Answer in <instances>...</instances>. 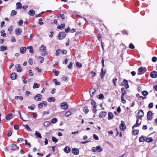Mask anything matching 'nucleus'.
<instances>
[{
  "label": "nucleus",
  "mask_w": 157,
  "mask_h": 157,
  "mask_svg": "<svg viewBox=\"0 0 157 157\" xmlns=\"http://www.w3.org/2000/svg\"><path fill=\"white\" fill-rule=\"evenodd\" d=\"M147 71V68L145 67H140L138 69V75H140L143 74L146 72Z\"/></svg>",
  "instance_id": "obj_1"
},
{
  "label": "nucleus",
  "mask_w": 157,
  "mask_h": 157,
  "mask_svg": "<svg viewBox=\"0 0 157 157\" xmlns=\"http://www.w3.org/2000/svg\"><path fill=\"white\" fill-rule=\"evenodd\" d=\"M66 36V34L63 32H60L58 35V37L59 40L64 39Z\"/></svg>",
  "instance_id": "obj_2"
},
{
  "label": "nucleus",
  "mask_w": 157,
  "mask_h": 157,
  "mask_svg": "<svg viewBox=\"0 0 157 157\" xmlns=\"http://www.w3.org/2000/svg\"><path fill=\"white\" fill-rule=\"evenodd\" d=\"M68 107V105L66 102H62L61 103L60 107L63 109H67Z\"/></svg>",
  "instance_id": "obj_3"
},
{
  "label": "nucleus",
  "mask_w": 157,
  "mask_h": 157,
  "mask_svg": "<svg viewBox=\"0 0 157 157\" xmlns=\"http://www.w3.org/2000/svg\"><path fill=\"white\" fill-rule=\"evenodd\" d=\"M42 96L40 94H36L34 97V99L37 101H40L42 98Z\"/></svg>",
  "instance_id": "obj_4"
},
{
  "label": "nucleus",
  "mask_w": 157,
  "mask_h": 157,
  "mask_svg": "<svg viewBox=\"0 0 157 157\" xmlns=\"http://www.w3.org/2000/svg\"><path fill=\"white\" fill-rule=\"evenodd\" d=\"M144 111L142 109H140L138 111L137 115H138V117L140 119H141L142 118V117L144 116Z\"/></svg>",
  "instance_id": "obj_5"
},
{
  "label": "nucleus",
  "mask_w": 157,
  "mask_h": 157,
  "mask_svg": "<svg viewBox=\"0 0 157 157\" xmlns=\"http://www.w3.org/2000/svg\"><path fill=\"white\" fill-rule=\"evenodd\" d=\"M119 127L120 129L122 131H124L126 129V127L124 121H121V123Z\"/></svg>",
  "instance_id": "obj_6"
},
{
  "label": "nucleus",
  "mask_w": 157,
  "mask_h": 157,
  "mask_svg": "<svg viewBox=\"0 0 157 157\" xmlns=\"http://www.w3.org/2000/svg\"><path fill=\"white\" fill-rule=\"evenodd\" d=\"M43 105L45 107L47 105V102L46 101H43L40 103L38 105V107L39 109L42 108L43 107Z\"/></svg>",
  "instance_id": "obj_7"
},
{
  "label": "nucleus",
  "mask_w": 157,
  "mask_h": 157,
  "mask_svg": "<svg viewBox=\"0 0 157 157\" xmlns=\"http://www.w3.org/2000/svg\"><path fill=\"white\" fill-rule=\"evenodd\" d=\"M150 75L152 78H156L157 77V72L154 71L150 73Z\"/></svg>",
  "instance_id": "obj_8"
},
{
  "label": "nucleus",
  "mask_w": 157,
  "mask_h": 157,
  "mask_svg": "<svg viewBox=\"0 0 157 157\" xmlns=\"http://www.w3.org/2000/svg\"><path fill=\"white\" fill-rule=\"evenodd\" d=\"M15 69L18 72H20L22 71V69L19 64H17L15 66Z\"/></svg>",
  "instance_id": "obj_9"
},
{
  "label": "nucleus",
  "mask_w": 157,
  "mask_h": 157,
  "mask_svg": "<svg viewBox=\"0 0 157 157\" xmlns=\"http://www.w3.org/2000/svg\"><path fill=\"white\" fill-rule=\"evenodd\" d=\"M72 153L75 155H77L79 154V150L78 148H73L72 150Z\"/></svg>",
  "instance_id": "obj_10"
},
{
  "label": "nucleus",
  "mask_w": 157,
  "mask_h": 157,
  "mask_svg": "<svg viewBox=\"0 0 157 157\" xmlns=\"http://www.w3.org/2000/svg\"><path fill=\"white\" fill-rule=\"evenodd\" d=\"M152 115V112L151 111H148L147 114V119L151 120L152 119V117H150Z\"/></svg>",
  "instance_id": "obj_11"
},
{
  "label": "nucleus",
  "mask_w": 157,
  "mask_h": 157,
  "mask_svg": "<svg viewBox=\"0 0 157 157\" xmlns=\"http://www.w3.org/2000/svg\"><path fill=\"white\" fill-rule=\"evenodd\" d=\"M22 29H21L17 28L15 30V32L17 35H19L22 32Z\"/></svg>",
  "instance_id": "obj_12"
},
{
  "label": "nucleus",
  "mask_w": 157,
  "mask_h": 157,
  "mask_svg": "<svg viewBox=\"0 0 157 157\" xmlns=\"http://www.w3.org/2000/svg\"><path fill=\"white\" fill-rule=\"evenodd\" d=\"M106 73V71H103V68H102L101 69V72L100 73V75L102 78H103L105 74Z\"/></svg>",
  "instance_id": "obj_13"
},
{
  "label": "nucleus",
  "mask_w": 157,
  "mask_h": 157,
  "mask_svg": "<svg viewBox=\"0 0 157 157\" xmlns=\"http://www.w3.org/2000/svg\"><path fill=\"white\" fill-rule=\"evenodd\" d=\"M106 112L104 111L101 112L99 114V116L100 118H103L106 115Z\"/></svg>",
  "instance_id": "obj_14"
},
{
  "label": "nucleus",
  "mask_w": 157,
  "mask_h": 157,
  "mask_svg": "<svg viewBox=\"0 0 157 157\" xmlns=\"http://www.w3.org/2000/svg\"><path fill=\"white\" fill-rule=\"evenodd\" d=\"M17 75L15 73H13L10 75V78L12 80L15 79L17 77Z\"/></svg>",
  "instance_id": "obj_15"
},
{
  "label": "nucleus",
  "mask_w": 157,
  "mask_h": 157,
  "mask_svg": "<svg viewBox=\"0 0 157 157\" xmlns=\"http://www.w3.org/2000/svg\"><path fill=\"white\" fill-rule=\"evenodd\" d=\"M26 48L25 47H21L20 48V52L21 54H24L25 53Z\"/></svg>",
  "instance_id": "obj_16"
},
{
  "label": "nucleus",
  "mask_w": 157,
  "mask_h": 157,
  "mask_svg": "<svg viewBox=\"0 0 157 157\" xmlns=\"http://www.w3.org/2000/svg\"><path fill=\"white\" fill-rule=\"evenodd\" d=\"M64 151L65 153H68L70 151L71 149L69 147L67 146L65 147L64 149Z\"/></svg>",
  "instance_id": "obj_17"
},
{
  "label": "nucleus",
  "mask_w": 157,
  "mask_h": 157,
  "mask_svg": "<svg viewBox=\"0 0 157 157\" xmlns=\"http://www.w3.org/2000/svg\"><path fill=\"white\" fill-rule=\"evenodd\" d=\"M108 120H110L113 118L114 115L112 113L109 112L108 114Z\"/></svg>",
  "instance_id": "obj_18"
},
{
  "label": "nucleus",
  "mask_w": 157,
  "mask_h": 157,
  "mask_svg": "<svg viewBox=\"0 0 157 157\" xmlns=\"http://www.w3.org/2000/svg\"><path fill=\"white\" fill-rule=\"evenodd\" d=\"M13 117V115L11 113H10L8 114L6 117V119L9 120L12 118Z\"/></svg>",
  "instance_id": "obj_19"
},
{
  "label": "nucleus",
  "mask_w": 157,
  "mask_h": 157,
  "mask_svg": "<svg viewBox=\"0 0 157 157\" xmlns=\"http://www.w3.org/2000/svg\"><path fill=\"white\" fill-rule=\"evenodd\" d=\"M46 46L43 45H42L40 48V51L41 52H44L45 48Z\"/></svg>",
  "instance_id": "obj_20"
},
{
  "label": "nucleus",
  "mask_w": 157,
  "mask_h": 157,
  "mask_svg": "<svg viewBox=\"0 0 157 157\" xmlns=\"http://www.w3.org/2000/svg\"><path fill=\"white\" fill-rule=\"evenodd\" d=\"M27 48L28 49H29V52L30 53L33 54L34 53V51L33 48L32 46H29Z\"/></svg>",
  "instance_id": "obj_21"
},
{
  "label": "nucleus",
  "mask_w": 157,
  "mask_h": 157,
  "mask_svg": "<svg viewBox=\"0 0 157 157\" xmlns=\"http://www.w3.org/2000/svg\"><path fill=\"white\" fill-rule=\"evenodd\" d=\"M123 81L125 82V85L124 87L125 89H128L129 87V86L128 84V81L125 79H123Z\"/></svg>",
  "instance_id": "obj_22"
},
{
  "label": "nucleus",
  "mask_w": 157,
  "mask_h": 157,
  "mask_svg": "<svg viewBox=\"0 0 157 157\" xmlns=\"http://www.w3.org/2000/svg\"><path fill=\"white\" fill-rule=\"evenodd\" d=\"M95 148L96 149V151H97L99 152L102 151L103 150L102 148L100 146H98L96 147Z\"/></svg>",
  "instance_id": "obj_23"
},
{
  "label": "nucleus",
  "mask_w": 157,
  "mask_h": 157,
  "mask_svg": "<svg viewBox=\"0 0 157 157\" xmlns=\"http://www.w3.org/2000/svg\"><path fill=\"white\" fill-rule=\"evenodd\" d=\"M16 5H17V9H21L22 7V5L21 2H18L16 3Z\"/></svg>",
  "instance_id": "obj_24"
},
{
  "label": "nucleus",
  "mask_w": 157,
  "mask_h": 157,
  "mask_svg": "<svg viewBox=\"0 0 157 157\" xmlns=\"http://www.w3.org/2000/svg\"><path fill=\"white\" fill-rule=\"evenodd\" d=\"M40 85L39 84L36 82H34L33 86V89H36V88H39L40 87Z\"/></svg>",
  "instance_id": "obj_25"
},
{
  "label": "nucleus",
  "mask_w": 157,
  "mask_h": 157,
  "mask_svg": "<svg viewBox=\"0 0 157 157\" xmlns=\"http://www.w3.org/2000/svg\"><path fill=\"white\" fill-rule=\"evenodd\" d=\"M7 49V48L6 46L4 45L1 46L0 47V50L2 52H3Z\"/></svg>",
  "instance_id": "obj_26"
},
{
  "label": "nucleus",
  "mask_w": 157,
  "mask_h": 157,
  "mask_svg": "<svg viewBox=\"0 0 157 157\" xmlns=\"http://www.w3.org/2000/svg\"><path fill=\"white\" fill-rule=\"evenodd\" d=\"M65 25V24H61L60 25L57 27V29H63Z\"/></svg>",
  "instance_id": "obj_27"
},
{
  "label": "nucleus",
  "mask_w": 157,
  "mask_h": 157,
  "mask_svg": "<svg viewBox=\"0 0 157 157\" xmlns=\"http://www.w3.org/2000/svg\"><path fill=\"white\" fill-rule=\"evenodd\" d=\"M35 11L33 10H30L28 12V14L32 16L35 14Z\"/></svg>",
  "instance_id": "obj_28"
},
{
  "label": "nucleus",
  "mask_w": 157,
  "mask_h": 157,
  "mask_svg": "<svg viewBox=\"0 0 157 157\" xmlns=\"http://www.w3.org/2000/svg\"><path fill=\"white\" fill-rule=\"evenodd\" d=\"M55 100V98L53 97H50L48 99V101L49 102H51L52 101L54 102Z\"/></svg>",
  "instance_id": "obj_29"
},
{
  "label": "nucleus",
  "mask_w": 157,
  "mask_h": 157,
  "mask_svg": "<svg viewBox=\"0 0 157 157\" xmlns=\"http://www.w3.org/2000/svg\"><path fill=\"white\" fill-rule=\"evenodd\" d=\"M139 140L140 142H142L144 141L145 140L144 137L143 136H140L139 139Z\"/></svg>",
  "instance_id": "obj_30"
},
{
  "label": "nucleus",
  "mask_w": 157,
  "mask_h": 157,
  "mask_svg": "<svg viewBox=\"0 0 157 157\" xmlns=\"http://www.w3.org/2000/svg\"><path fill=\"white\" fill-rule=\"evenodd\" d=\"M51 124V122L48 121H45L44 123V125L47 127H48Z\"/></svg>",
  "instance_id": "obj_31"
},
{
  "label": "nucleus",
  "mask_w": 157,
  "mask_h": 157,
  "mask_svg": "<svg viewBox=\"0 0 157 157\" xmlns=\"http://www.w3.org/2000/svg\"><path fill=\"white\" fill-rule=\"evenodd\" d=\"M35 135L37 137H38L40 138H42L41 134L37 131H36L35 132Z\"/></svg>",
  "instance_id": "obj_32"
},
{
  "label": "nucleus",
  "mask_w": 157,
  "mask_h": 157,
  "mask_svg": "<svg viewBox=\"0 0 157 157\" xmlns=\"http://www.w3.org/2000/svg\"><path fill=\"white\" fill-rule=\"evenodd\" d=\"M83 111L86 114L87 113L89 112V110L88 109V107L86 106L83 108Z\"/></svg>",
  "instance_id": "obj_33"
},
{
  "label": "nucleus",
  "mask_w": 157,
  "mask_h": 157,
  "mask_svg": "<svg viewBox=\"0 0 157 157\" xmlns=\"http://www.w3.org/2000/svg\"><path fill=\"white\" fill-rule=\"evenodd\" d=\"M153 140L151 137L147 138L145 140V141L147 143H151L152 142Z\"/></svg>",
  "instance_id": "obj_34"
},
{
  "label": "nucleus",
  "mask_w": 157,
  "mask_h": 157,
  "mask_svg": "<svg viewBox=\"0 0 157 157\" xmlns=\"http://www.w3.org/2000/svg\"><path fill=\"white\" fill-rule=\"evenodd\" d=\"M91 104L92 105H93V108L96 107V106H97V105H96V103L94 100H92L91 101Z\"/></svg>",
  "instance_id": "obj_35"
},
{
  "label": "nucleus",
  "mask_w": 157,
  "mask_h": 157,
  "mask_svg": "<svg viewBox=\"0 0 157 157\" xmlns=\"http://www.w3.org/2000/svg\"><path fill=\"white\" fill-rule=\"evenodd\" d=\"M61 49H58L56 51V52L55 53V55L57 56H59V54L61 53Z\"/></svg>",
  "instance_id": "obj_36"
},
{
  "label": "nucleus",
  "mask_w": 157,
  "mask_h": 157,
  "mask_svg": "<svg viewBox=\"0 0 157 157\" xmlns=\"http://www.w3.org/2000/svg\"><path fill=\"white\" fill-rule=\"evenodd\" d=\"M0 33L1 34V36L3 37H5L6 36V33H5V31L4 30H2L0 31Z\"/></svg>",
  "instance_id": "obj_37"
},
{
  "label": "nucleus",
  "mask_w": 157,
  "mask_h": 157,
  "mask_svg": "<svg viewBox=\"0 0 157 157\" xmlns=\"http://www.w3.org/2000/svg\"><path fill=\"white\" fill-rule=\"evenodd\" d=\"M139 132V130H136L135 129L133 131V135L136 136L138 134Z\"/></svg>",
  "instance_id": "obj_38"
},
{
  "label": "nucleus",
  "mask_w": 157,
  "mask_h": 157,
  "mask_svg": "<svg viewBox=\"0 0 157 157\" xmlns=\"http://www.w3.org/2000/svg\"><path fill=\"white\" fill-rule=\"evenodd\" d=\"M98 96L99 97H97V98L99 99H103L105 98L103 94H100Z\"/></svg>",
  "instance_id": "obj_39"
},
{
  "label": "nucleus",
  "mask_w": 157,
  "mask_h": 157,
  "mask_svg": "<svg viewBox=\"0 0 157 157\" xmlns=\"http://www.w3.org/2000/svg\"><path fill=\"white\" fill-rule=\"evenodd\" d=\"M36 105L34 104H32L31 106H29L28 108L31 109V110H33Z\"/></svg>",
  "instance_id": "obj_40"
},
{
  "label": "nucleus",
  "mask_w": 157,
  "mask_h": 157,
  "mask_svg": "<svg viewBox=\"0 0 157 157\" xmlns=\"http://www.w3.org/2000/svg\"><path fill=\"white\" fill-rule=\"evenodd\" d=\"M57 17L58 18L61 17V19L62 20H64V19H65L64 15L63 14H58L57 15Z\"/></svg>",
  "instance_id": "obj_41"
},
{
  "label": "nucleus",
  "mask_w": 157,
  "mask_h": 157,
  "mask_svg": "<svg viewBox=\"0 0 157 157\" xmlns=\"http://www.w3.org/2000/svg\"><path fill=\"white\" fill-rule=\"evenodd\" d=\"M52 72L54 73L55 75L56 76H58L59 74V71H56L55 69H54L53 70Z\"/></svg>",
  "instance_id": "obj_42"
},
{
  "label": "nucleus",
  "mask_w": 157,
  "mask_h": 157,
  "mask_svg": "<svg viewBox=\"0 0 157 157\" xmlns=\"http://www.w3.org/2000/svg\"><path fill=\"white\" fill-rule=\"evenodd\" d=\"M76 67L78 68H80L82 67V65L81 63H79L78 62H77L76 63Z\"/></svg>",
  "instance_id": "obj_43"
},
{
  "label": "nucleus",
  "mask_w": 157,
  "mask_h": 157,
  "mask_svg": "<svg viewBox=\"0 0 157 157\" xmlns=\"http://www.w3.org/2000/svg\"><path fill=\"white\" fill-rule=\"evenodd\" d=\"M52 141L54 143H56L57 142L58 140V139H56L55 137L54 136H52Z\"/></svg>",
  "instance_id": "obj_44"
},
{
  "label": "nucleus",
  "mask_w": 157,
  "mask_h": 157,
  "mask_svg": "<svg viewBox=\"0 0 157 157\" xmlns=\"http://www.w3.org/2000/svg\"><path fill=\"white\" fill-rule=\"evenodd\" d=\"M148 94V92L146 90H144L142 92V94L144 96H147Z\"/></svg>",
  "instance_id": "obj_45"
},
{
  "label": "nucleus",
  "mask_w": 157,
  "mask_h": 157,
  "mask_svg": "<svg viewBox=\"0 0 157 157\" xmlns=\"http://www.w3.org/2000/svg\"><path fill=\"white\" fill-rule=\"evenodd\" d=\"M12 134V132L10 130H8L7 131V133L6 134V136L8 137L10 136Z\"/></svg>",
  "instance_id": "obj_46"
},
{
  "label": "nucleus",
  "mask_w": 157,
  "mask_h": 157,
  "mask_svg": "<svg viewBox=\"0 0 157 157\" xmlns=\"http://www.w3.org/2000/svg\"><path fill=\"white\" fill-rule=\"evenodd\" d=\"M57 119L56 118H54L52 119L51 122L52 123H56L57 121Z\"/></svg>",
  "instance_id": "obj_47"
},
{
  "label": "nucleus",
  "mask_w": 157,
  "mask_h": 157,
  "mask_svg": "<svg viewBox=\"0 0 157 157\" xmlns=\"http://www.w3.org/2000/svg\"><path fill=\"white\" fill-rule=\"evenodd\" d=\"M17 13V12L15 10H13L12 11L10 15L11 16H13L14 15H16Z\"/></svg>",
  "instance_id": "obj_48"
},
{
  "label": "nucleus",
  "mask_w": 157,
  "mask_h": 157,
  "mask_svg": "<svg viewBox=\"0 0 157 157\" xmlns=\"http://www.w3.org/2000/svg\"><path fill=\"white\" fill-rule=\"evenodd\" d=\"M71 114V113L69 111H67V112H66L65 113V115L67 117H68Z\"/></svg>",
  "instance_id": "obj_49"
},
{
  "label": "nucleus",
  "mask_w": 157,
  "mask_h": 157,
  "mask_svg": "<svg viewBox=\"0 0 157 157\" xmlns=\"http://www.w3.org/2000/svg\"><path fill=\"white\" fill-rule=\"evenodd\" d=\"M23 126L25 127V128L27 129V130L31 131V129L29 127L28 125H23Z\"/></svg>",
  "instance_id": "obj_50"
},
{
  "label": "nucleus",
  "mask_w": 157,
  "mask_h": 157,
  "mask_svg": "<svg viewBox=\"0 0 157 157\" xmlns=\"http://www.w3.org/2000/svg\"><path fill=\"white\" fill-rule=\"evenodd\" d=\"M23 21L21 19L20 20H19L18 21H17V23L19 24V25L20 26H21V25L23 23Z\"/></svg>",
  "instance_id": "obj_51"
},
{
  "label": "nucleus",
  "mask_w": 157,
  "mask_h": 157,
  "mask_svg": "<svg viewBox=\"0 0 157 157\" xmlns=\"http://www.w3.org/2000/svg\"><path fill=\"white\" fill-rule=\"evenodd\" d=\"M73 64V63L72 62H70L69 64V65L68 66V67L70 70H71L72 68V66Z\"/></svg>",
  "instance_id": "obj_52"
},
{
  "label": "nucleus",
  "mask_w": 157,
  "mask_h": 157,
  "mask_svg": "<svg viewBox=\"0 0 157 157\" xmlns=\"http://www.w3.org/2000/svg\"><path fill=\"white\" fill-rule=\"evenodd\" d=\"M129 47V48L131 49H134L135 48L134 46L132 43L130 44Z\"/></svg>",
  "instance_id": "obj_53"
},
{
  "label": "nucleus",
  "mask_w": 157,
  "mask_h": 157,
  "mask_svg": "<svg viewBox=\"0 0 157 157\" xmlns=\"http://www.w3.org/2000/svg\"><path fill=\"white\" fill-rule=\"evenodd\" d=\"M43 19L41 18H40L39 19L38 23L40 25H42L44 24V23L42 22Z\"/></svg>",
  "instance_id": "obj_54"
},
{
  "label": "nucleus",
  "mask_w": 157,
  "mask_h": 157,
  "mask_svg": "<svg viewBox=\"0 0 157 157\" xmlns=\"http://www.w3.org/2000/svg\"><path fill=\"white\" fill-rule=\"evenodd\" d=\"M21 78L22 79H23V82L24 84H26L27 83V81L25 79V78L24 77V76H22L21 77Z\"/></svg>",
  "instance_id": "obj_55"
},
{
  "label": "nucleus",
  "mask_w": 157,
  "mask_h": 157,
  "mask_svg": "<svg viewBox=\"0 0 157 157\" xmlns=\"http://www.w3.org/2000/svg\"><path fill=\"white\" fill-rule=\"evenodd\" d=\"M93 137L95 140H99L98 137L95 134H93Z\"/></svg>",
  "instance_id": "obj_56"
},
{
  "label": "nucleus",
  "mask_w": 157,
  "mask_h": 157,
  "mask_svg": "<svg viewBox=\"0 0 157 157\" xmlns=\"http://www.w3.org/2000/svg\"><path fill=\"white\" fill-rule=\"evenodd\" d=\"M151 60L152 62H155L157 60V58L156 57L154 56L152 58Z\"/></svg>",
  "instance_id": "obj_57"
},
{
  "label": "nucleus",
  "mask_w": 157,
  "mask_h": 157,
  "mask_svg": "<svg viewBox=\"0 0 157 157\" xmlns=\"http://www.w3.org/2000/svg\"><path fill=\"white\" fill-rule=\"evenodd\" d=\"M61 53H62L63 54H66L67 53V51L65 49L61 50Z\"/></svg>",
  "instance_id": "obj_58"
},
{
  "label": "nucleus",
  "mask_w": 157,
  "mask_h": 157,
  "mask_svg": "<svg viewBox=\"0 0 157 157\" xmlns=\"http://www.w3.org/2000/svg\"><path fill=\"white\" fill-rule=\"evenodd\" d=\"M117 80V78H115L113 79V84L115 86H117L116 84V82Z\"/></svg>",
  "instance_id": "obj_59"
},
{
  "label": "nucleus",
  "mask_w": 157,
  "mask_h": 157,
  "mask_svg": "<svg viewBox=\"0 0 157 157\" xmlns=\"http://www.w3.org/2000/svg\"><path fill=\"white\" fill-rule=\"evenodd\" d=\"M153 103L152 102L150 103L148 105V107L149 108H151L153 107Z\"/></svg>",
  "instance_id": "obj_60"
},
{
  "label": "nucleus",
  "mask_w": 157,
  "mask_h": 157,
  "mask_svg": "<svg viewBox=\"0 0 157 157\" xmlns=\"http://www.w3.org/2000/svg\"><path fill=\"white\" fill-rule=\"evenodd\" d=\"M19 128V126L17 124H16L14 126V129L16 130L18 129Z\"/></svg>",
  "instance_id": "obj_61"
},
{
  "label": "nucleus",
  "mask_w": 157,
  "mask_h": 157,
  "mask_svg": "<svg viewBox=\"0 0 157 157\" xmlns=\"http://www.w3.org/2000/svg\"><path fill=\"white\" fill-rule=\"evenodd\" d=\"M28 62L29 64L32 65L33 63V62L32 61V58H30L29 59Z\"/></svg>",
  "instance_id": "obj_62"
},
{
  "label": "nucleus",
  "mask_w": 157,
  "mask_h": 157,
  "mask_svg": "<svg viewBox=\"0 0 157 157\" xmlns=\"http://www.w3.org/2000/svg\"><path fill=\"white\" fill-rule=\"evenodd\" d=\"M70 30V27H68L67 28V29H65V32L67 33L69 32Z\"/></svg>",
  "instance_id": "obj_63"
},
{
  "label": "nucleus",
  "mask_w": 157,
  "mask_h": 157,
  "mask_svg": "<svg viewBox=\"0 0 157 157\" xmlns=\"http://www.w3.org/2000/svg\"><path fill=\"white\" fill-rule=\"evenodd\" d=\"M29 76L33 75V74L32 73V71L31 70H29Z\"/></svg>",
  "instance_id": "obj_64"
}]
</instances>
